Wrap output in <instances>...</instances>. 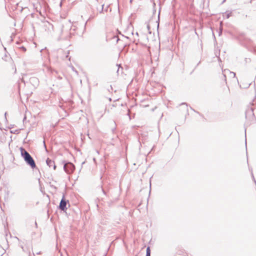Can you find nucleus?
Segmentation results:
<instances>
[{"mask_svg":"<svg viewBox=\"0 0 256 256\" xmlns=\"http://www.w3.org/2000/svg\"><path fill=\"white\" fill-rule=\"evenodd\" d=\"M20 150L21 156L24 158L27 164L30 166L32 168H35L36 167V163L30 154L22 148H20Z\"/></svg>","mask_w":256,"mask_h":256,"instance_id":"obj_1","label":"nucleus"},{"mask_svg":"<svg viewBox=\"0 0 256 256\" xmlns=\"http://www.w3.org/2000/svg\"><path fill=\"white\" fill-rule=\"evenodd\" d=\"M64 171L68 174H70L73 172L75 167L74 166L71 162H68L64 164Z\"/></svg>","mask_w":256,"mask_h":256,"instance_id":"obj_2","label":"nucleus"},{"mask_svg":"<svg viewBox=\"0 0 256 256\" xmlns=\"http://www.w3.org/2000/svg\"><path fill=\"white\" fill-rule=\"evenodd\" d=\"M132 38L129 37V40L130 41H132V42L136 43L137 44V42L138 41V32H136L134 34L133 32H132Z\"/></svg>","mask_w":256,"mask_h":256,"instance_id":"obj_3","label":"nucleus"},{"mask_svg":"<svg viewBox=\"0 0 256 256\" xmlns=\"http://www.w3.org/2000/svg\"><path fill=\"white\" fill-rule=\"evenodd\" d=\"M46 162L47 165L50 168H52L53 170H54L56 169V166L54 164V162L53 160H51L49 158H48L46 160Z\"/></svg>","mask_w":256,"mask_h":256,"instance_id":"obj_4","label":"nucleus"},{"mask_svg":"<svg viewBox=\"0 0 256 256\" xmlns=\"http://www.w3.org/2000/svg\"><path fill=\"white\" fill-rule=\"evenodd\" d=\"M66 202L64 198H62L60 204L59 208L62 210H64L66 209Z\"/></svg>","mask_w":256,"mask_h":256,"instance_id":"obj_5","label":"nucleus"},{"mask_svg":"<svg viewBox=\"0 0 256 256\" xmlns=\"http://www.w3.org/2000/svg\"><path fill=\"white\" fill-rule=\"evenodd\" d=\"M248 114H252V115H254L252 109H250V110H248L246 111V118H247V116H248Z\"/></svg>","mask_w":256,"mask_h":256,"instance_id":"obj_6","label":"nucleus"},{"mask_svg":"<svg viewBox=\"0 0 256 256\" xmlns=\"http://www.w3.org/2000/svg\"><path fill=\"white\" fill-rule=\"evenodd\" d=\"M146 256H150V250L149 246L146 248Z\"/></svg>","mask_w":256,"mask_h":256,"instance_id":"obj_7","label":"nucleus"},{"mask_svg":"<svg viewBox=\"0 0 256 256\" xmlns=\"http://www.w3.org/2000/svg\"><path fill=\"white\" fill-rule=\"evenodd\" d=\"M232 12L225 13L224 16H225L226 18H228L231 16Z\"/></svg>","mask_w":256,"mask_h":256,"instance_id":"obj_8","label":"nucleus"},{"mask_svg":"<svg viewBox=\"0 0 256 256\" xmlns=\"http://www.w3.org/2000/svg\"><path fill=\"white\" fill-rule=\"evenodd\" d=\"M30 81L31 82H38V79L36 78H30Z\"/></svg>","mask_w":256,"mask_h":256,"instance_id":"obj_9","label":"nucleus"},{"mask_svg":"<svg viewBox=\"0 0 256 256\" xmlns=\"http://www.w3.org/2000/svg\"><path fill=\"white\" fill-rule=\"evenodd\" d=\"M112 38L114 40H116L117 42L120 40V38L117 36H114Z\"/></svg>","mask_w":256,"mask_h":256,"instance_id":"obj_10","label":"nucleus"},{"mask_svg":"<svg viewBox=\"0 0 256 256\" xmlns=\"http://www.w3.org/2000/svg\"><path fill=\"white\" fill-rule=\"evenodd\" d=\"M104 5L103 4V5L102 6V8H101L100 10V11H99L100 13H102V12H103V10H104Z\"/></svg>","mask_w":256,"mask_h":256,"instance_id":"obj_11","label":"nucleus"},{"mask_svg":"<svg viewBox=\"0 0 256 256\" xmlns=\"http://www.w3.org/2000/svg\"><path fill=\"white\" fill-rule=\"evenodd\" d=\"M20 48L24 51V52H26V48H24V46H22Z\"/></svg>","mask_w":256,"mask_h":256,"instance_id":"obj_12","label":"nucleus"},{"mask_svg":"<svg viewBox=\"0 0 256 256\" xmlns=\"http://www.w3.org/2000/svg\"><path fill=\"white\" fill-rule=\"evenodd\" d=\"M146 27H147L148 30H150V24H147Z\"/></svg>","mask_w":256,"mask_h":256,"instance_id":"obj_13","label":"nucleus"},{"mask_svg":"<svg viewBox=\"0 0 256 256\" xmlns=\"http://www.w3.org/2000/svg\"><path fill=\"white\" fill-rule=\"evenodd\" d=\"M72 70L74 72H75L76 74L78 73L77 71H76V70H74V67H72Z\"/></svg>","mask_w":256,"mask_h":256,"instance_id":"obj_14","label":"nucleus"},{"mask_svg":"<svg viewBox=\"0 0 256 256\" xmlns=\"http://www.w3.org/2000/svg\"><path fill=\"white\" fill-rule=\"evenodd\" d=\"M68 54H69V52H68L67 55L66 56V58H68Z\"/></svg>","mask_w":256,"mask_h":256,"instance_id":"obj_15","label":"nucleus"},{"mask_svg":"<svg viewBox=\"0 0 256 256\" xmlns=\"http://www.w3.org/2000/svg\"><path fill=\"white\" fill-rule=\"evenodd\" d=\"M119 70H120V66H118V70H117V72L118 73Z\"/></svg>","mask_w":256,"mask_h":256,"instance_id":"obj_16","label":"nucleus"},{"mask_svg":"<svg viewBox=\"0 0 256 256\" xmlns=\"http://www.w3.org/2000/svg\"><path fill=\"white\" fill-rule=\"evenodd\" d=\"M232 74L234 75V76H235V75H236V74H235V73H234V72H232Z\"/></svg>","mask_w":256,"mask_h":256,"instance_id":"obj_17","label":"nucleus"},{"mask_svg":"<svg viewBox=\"0 0 256 256\" xmlns=\"http://www.w3.org/2000/svg\"><path fill=\"white\" fill-rule=\"evenodd\" d=\"M132 2H133V0H130V3H132Z\"/></svg>","mask_w":256,"mask_h":256,"instance_id":"obj_18","label":"nucleus"},{"mask_svg":"<svg viewBox=\"0 0 256 256\" xmlns=\"http://www.w3.org/2000/svg\"><path fill=\"white\" fill-rule=\"evenodd\" d=\"M44 145L45 148H46V144H45V142H44Z\"/></svg>","mask_w":256,"mask_h":256,"instance_id":"obj_19","label":"nucleus"},{"mask_svg":"<svg viewBox=\"0 0 256 256\" xmlns=\"http://www.w3.org/2000/svg\"><path fill=\"white\" fill-rule=\"evenodd\" d=\"M245 144H246V140Z\"/></svg>","mask_w":256,"mask_h":256,"instance_id":"obj_20","label":"nucleus"},{"mask_svg":"<svg viewBox=\"0 0 256 256\" xmlns=\"http://www.w3.org/2000/svg\"><path fill=\"white\" fill-rule=\"evenodd\" d=\"M1 256H2V255Z\"/></svg>","mask_w":256,"mask_h":256,"instance_id":"obj_21","label":"nucleus"}]
</instances>
